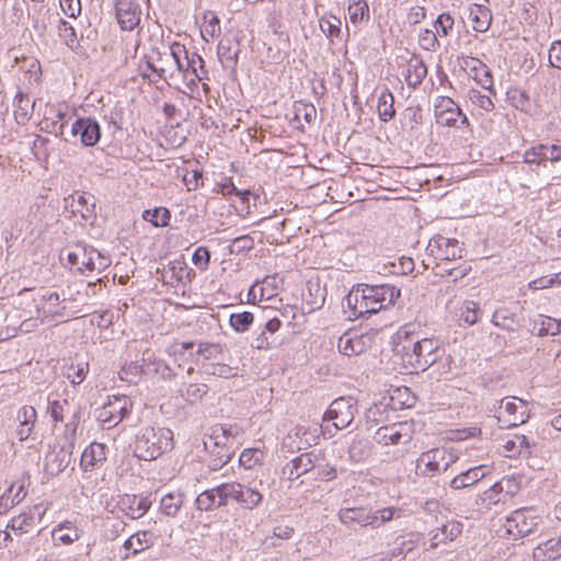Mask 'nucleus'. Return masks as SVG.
<instances>
[{
	"label": "nucleus",
	"mask_w": 561,
	"mask_h": 561,
	"mask_svg": "<svg viewBox=\"0 0 561 561\" xmlns=\"http://www.w3.org/2000/svg\"><path fill=\"white\" fill-rule=\"evenodd\" d=\"M399 297L400 289L392 285H358L352 288L345 297L347 310L344 312L348 319L364 318L393 305Z\"/></svg>",
	"instance_id": "nucleus-1"
},
{
	"label": "nucleus",
	"mask_w": 561,
	"mask_h": 561,
	"mask_svg": "<svg viewBox=\"0 0 561 561\" xmlns=\"http://www.w3.org/2000/svg\"><path fill=\"white\" fill-rule=\"evenodd\" d=\"M66 297H61L57 291L39 290L32 291L24 289L19 294V305L21 309L32 314H37L43 323H53L64 321L69 317L67 312Z\"/></svg>",
	"instance_id": "nucleus-2"
},
{
	"label": "nucleus",
	"mask_w": 561,
	"mask_h": 561,
	"mask_svg": "<svg viewBox=\"0 0 561 561\" xmlns=\"http://www.w3.org/2000/svg\"><path fill=\"white\" fill-rule=\"evenodd\" d=\"M196 61L203 69L204 59L196 53L188 56L184 45L174 42L163 50L157 51V58L147 62V67L160 79L172 78L175 72L187 73Z\"/></svg>",
	"instance_id": "nucleus-3"
},
{
	"label": "nucleus",
	"mask_w": 561,
	"mask_h": 561,
	"mask_svg": "<svg viewBox=\"0 0 561 561\" xmlns=\"http://www.w3.org/2000/svg\"><path fill=\"white\" fill-rule=\"evenodd\" d=\"M173 447V433L167 427H144L136 438L135 455L139 459L153 460Z\"/></svg>",
	"instance_id": "nucleus-4"
},
{
	"label": "nucleus",
	"mask_w": 561,
	"mask_h": 561,
	"mask_svg": "<svg viewBox=\"0 0 561 561\" xmlns=\"http://www.w3.org/2000/svg\"><path fill=\"white\" fill-rule=\"evenodd\" d=\"M458 456L447 447H435L423 451L415 460V474L422 478H434L445 473Z\"/></svg>",
	"instance_id": "nucleus-5"
},
{
	"label": "nucleus",
	"mask_w": 561,
	"mask_h": 561,
	"mask_svg": "<svg viewBox=\"0 0 561 561\" xmlns=\"http://www.w3.org/2000/svg\"><path fill=\"white\" fill-rule=\"evenodd\" d=\"M218 506L226 505L229 500L239 503L243 508L253 510L263 500V495L255 488L238 482L222 483L217 486Z\"/></svg>",
	"instance_id": "nucleus-6"
},
{
	"label": "nucleus",
	"mask_w": 561,
	"mask_h": 561,
	"mask_svg": "<svg viewBox=\"0 0 561 561\" xmlns=\"http://www.w3.org/2000/svg\"><path fill=\"white\" fill-rule=\"evenodd\" d=\"M439 344L434 339H423L413 343L410 351L403 355V362L413 369L425 370L439 357Z\"/></svg>",
	"instance_id": "nucleus-7"
},
{
	"label": "nucleus",
	"mask_w": 561,
	"mask_h": 561,
	"mask_svg": "<svg viewBox=\"0 0 561 561\" xmlns=\"http://www.w3.org/2000/svg\"><path fill=\"white\" fill-rule=\"evenodd\" d=\"M131 407L133 402L126 396H114L98 411V421L111 428L130 413Z\"/></svg>",
	"instance_id": "nucleus-8"
},
{
	"label": "nucleus",
	"mask_w": 561,
	"mask_h": 561,
	"mask_svg": "<svg viewBox=\"0 0 561 561\" xmlns=\"http://www.w3.org/2000/svg\"><path fill=\"white\" fill-rule=\"evenodd\" d=\"M357 413L356 401L352 398L335 399L324 413V421H332L336 430H343L351 425Z\"/></svg>",
	"instance_id": "nucleus-9"
},
{
	"label": "nucleus",
	"mask_w": 561,
	"mask_h": 561,
	"mask_svg": "<svg viewBox=\"0 0 561 561\" xmlns=\"http://www.w3.org/2000/svg\"><path fill=\"white\" fill-rule=\"evenodd\" d=\"M436 122L443 126L461 127L468 125L467 116L461 108L448 96L438 98L434 106Z\"/></svg>",
	"instance_id": "nucleus-10"
},
{
	"label": "nucleus",
	"mask_w": 561,
	"mask_h": 561,
	"mask_svg": "<svg viewBox=\"0 0 561 561\" xmlns=\"http://www.w3.org/2000/svg\"><path fill=\"white\" fill-rule=\"evenodd\" d=\"M413 436V424L410 422L393 423L377 430L375 439L378 444L389 446L408 444Z\"/></svg>",
	"instance_id": "nucleus-11"
},
{
	"label": "nucleus",
	"mask_w": 561,
	"mask_h": 561,
	"mask_svg": "<svg viewBox=\"0 0 561 561\" xmlns=\"http://www.w3.org/2000/svg\"><path fill=\"white\" fill-rule=\"evenodd\" d=\"M537 524V516L533 514V510L520 508L513 512L512 515L506 518L504 526L506 533L516 539L530 534Z\"/></svg>",
	"instance_id": "nucleus-12"
},
{
	"label": "nucleus",
	"mask_w": 561,
	"mask_h": 561,
	"mask_svg": "<svg viewBox=\"0 0 561 561\" xmlns=\"http://www.w3.org/2000/svg\"><path fill=\"white\" fill-rule=\"evenodd\" d=\"M426 251L430 255L444 261H454L462 256V249L456 239H448L439 234L428 241Z\"/></svg>",
	"instance_id": "nucleus-13"
},
{
	"label": "nucleus",
	"mask_w": 561,
	"mask_h": 561,
	"mask_svg": "<svg viewBox=\"0 0 561 561\" xmlns=\"http://www.w3.org/2000/svg\"><path fill=\"white\" fill-rule=\"evenodd\" d=\"M116 19L121 28L133 31L139 25L141 9L134 0H117L115 3Z\"/></svg>",
	"instance_id": "nucleus-14"
},
{
	"label": "nucleus",
	"mask_w": 561,
	"mask_h": 561,
	"mask_svg": "<svg viewBox=\"0 0 561 561\" xmlns=\"http://www.w3.org/2000/svg\"><path fill=\"white\" fill-rule=\"evenodd\" d=\"M520 405L518 407L514 401L501 400L499 402V410L496 411V417L503 422L507 427H514L522 424L528 417L526 411V403L519 399Z\"/></svg>",
	"instance_id": "nucleus-15"
},
{
	"label": "nucleus",
	"mask_w": 561,
	"mask_h": 561,
	"mask_svg": "<svg viewBox=\"0 0 561 561\" xmlns=\"http://www.w3.org/2000/svg\"><path fill=\"white\" fill-rule=\"evenodd\" d=\"M373 339L369 334H357L355 332H347L339 339V351L346 355H360L370 348Z\"/></svg>",
	"instance_id": "nucleus-16"
},
{
	"label": "nucleus",
	"mask_w": 561,
	"mask_h": 561,
	"mask_svg": "<svg viewBox=\"0 0 561 561\" xmlns=\"http://www.w3.org/2000/svg\"><path fill=\"white\" fill-rule=\"evenodd\" d=\"M71 135H79L83 146L92 147L95 146L101 138V127L99 123L91 117L78 118L71 126Z\"/></svg>",
	"instance_id": "nucleus-17"
},
{
	"label": "nucleus",
	"mask_w": 561,
	"mask_h": 561,
	"mask_svg": "<svg viewBox=\"0 0 561 561\" xmlns=\"http://www.w3.org/2000/svg\"><path fill=\"white\" fill-rule=\"evenodd\" d=\"M491 472V468L486 465L471 467L456 474L449 482L453 490H461L472 486L485 478Z\"/></svg>",
	"instance_id": "nucleus-18"
},
{
	"label": "nucleus",
	"mask_w": 561,
	"mask_h": 561,
	"mask_svg": "<svg viewBox=\"0 0 561 561\" xmlns=\"http://www.w3.org/2000/svg\"><path fill=\"white\" fill-rule=\"evenodd\" d=\"M340 522L352 528L355 524L360 527H371L375 518L371 517V511L365 507H344L337 513Z\"/></svg>",
	"instance_id": "nucleus-19"
},
{
	"label": "nucleus",
	"mask_w": 561,
	"mask_h": 561,
	"mask_svg": "<svg viewBox=\"0 0 561 561\" xmlns=\"http://www.w3.org/2000/svg\"><path fill=\"white\" fill-rule=\"evenodd\" d=\"M317 459V456L312 453L301 454L286 463L283 472L288 476L289 480L298 479L301 476L316 470Z\"/></svg>",
	"instance_id": "nucleus-20"
},
{
	"label": "nucleus",
	"mask_w": 561,
	"mask_h": 561,
	"mask_svg": "<svg viewBox=\"0 0 561 561\" xmlns=\"http://www.w3.org/2000/svg\"><path fill=\"white\" fill-rule=\"evenodd\" d=\"M424 549V545L413 538L400 537L398 538L392 549L390 557L396 559L415 560L420 557V551Z\"/></svg>",
	"instance_id": "nucleus-21"
},
{
	"label": "nucleus",
	"mask_w": 561,
	"mask_h": 561,
	"mask_svg": "<svg viewBox=\"0 0 561 561\" xmlns=\"http://www.w3.org/2000/svg\"><path fill=\"white\" fill-rule=\"evenodd\" d=\"M71 451L65 447L54 448L45 457V471L50 476H58L70 463Z\"/></svg>",
	"instance_id": "nucleus-22"
},
{
	"label": "nucleus",
	"mask_w": 561,
	"mask_h": 561,
	"mask_svg": "<svg viewBox=\"0 0 561 561\" xmlns=\"http://www.w3.org/2000/svg\"><path fill=\"white\" fill-rule=\"evenodd\" d=\"M92 247L76 244L67 252V263L70 268L79 272L90 271L93 265L90 252Z\"/></svg>",
	"instance_id": "nucleus-23"
},
{
	"label": "nucleus",
	"mask_w": 561,
	"mask_h": 561,
	"mask_svg": "<svg viewBox=\"0 0 561 561\" xmlns=\"http://www.w3.org/2000/svg\"><path fill=\"white\" fill-rule=\"evenodd\" d=\"M462 531V524L457 520H449L440 527L433 530L431 538V548H436L439 543L453 541Z\"/></svg>",
	"instance_id": "nucleus-24"
},
{
	"label": "nucleus",
	"mask_w": 561,
	"mask_h": 561,
	"mask_svg": "<svg viewBox=\"0 0 561 561\" xmlns=\"http://www.w3.org/2000/svg\"><path fill=\"white\" fill-rule=\"evenodd\" d=\"M105 460V446L100 443H92L83 450L80 459V467L84 471H92L99 463H102Z\"/></svg>",
	"instance_id": "nucleus-25"
},
{
	"label": "nucleus",
	"mask_w": 561,
	"mask_h": 561,
	"mask_svg": "<svg viewBox=\"0 0 561 561\" xmlns=\"http://www.w3.org/2000/svg\"><path fill=\"white\" fill-rule=\"evenodd\" d=\"M503 491V481L495 482L477 496L476 504L482 508L492 510L494 506L505 502Z\"/></svg>",
	"instance_id": "nucleus-26"
},
{
	"label": "nucleus",
	"mask_w": 561,
	"mask_h": 561,
	"mask_svg": "<svg viewBox=\"0 0 561 561\" xmlns=\"http://www.w3.org/2000/svg\"><path fill=\"white\" fill-rule=\"evenodd\" d=\"M150 505L151 502L147 497L138 495H127L122 501L123 511L131 519L142 517L150 508Z\"/></svg>",
	"instance_id": "nucleus-27"
},
{
	"label": "nucleus",
	"mask_w": 561,
	"mask_h": 561,
	"mask_svg": "<svg viewBox=\"0 0 561 561\" xmlns=\"http://www.w3.org/2000/svg\"><path fill=\"white\" fill-rule=\"evenodd\" d=\"M35 101H32L28 94L18 92L14 98V117L19 125H25L32 116Z\"/></svg>",
	"instance_id": "nucleus-28"
},
{
	"label": "nucleus",
	"mask_w": 561,
	"mask_h": 561,
	"mask_svg": "<svg viewBox=\"0 0 561 561\" xmlns=\"http://www.w3.org/2000/svg\"><path fill=\"white\" fill-rule=\"evenodd\" d=\"M239 53V44L231 39H222L218 44V58L226 68L234 69Z\"/></svg>",
	"instance_id": "nucleus-29"
},
{
	"label": "nucleus",
	"mask_w": 561,
	"mask_h": 561,
	"mask_svg": "<svg viewBox=\"0 0 561 561\" xmlns=\"http://www.w3.org/2000/svg\"><path fill=\"white\" fill-rule=\"evenodd\" d=\"M427 75V68L422 59L413 57L408 61L405 81L411 88H416L422 83Z\"/></svg>",
	"instance_id": "nucleus-30"
},
{
	"label": "nucleus",
	"mask_w": 561,
	"mask_h": 561,
	"mask_svg": "<svg viewBox=\"0 0 561 561\" xmlns=\"http://www.w3.org/2000/svg\"><path fill=\"white\" fill-rule=\"evenodd\" d=\"M534 558L541 561H556L561 558V536L552 538L539 545L534 550Z\"/></svg>",
	"instance_id": "nucleus-31"
},
{
	"label": "nucleus",
	"mask_w": 561,
	"mask_h": 561,
	"mask_svg": "<svg viewBox=\"0 0 561 561\" xmlns=\"http://www.w3.org/2000/svg\"><path fill=\"white\" fill-rule=\"evenodd\" d=\"M503 448L506 451L507 457H516L523 453L526 455L531 454V444L528 437L522 434H515L512 438L506 439L504 442Z\"/></svg>",
	"instance_id": "nucleus-32"
},
{
	"label": "nucleus",
	"mask_w": 561,
	"mask_h": 561,
	"mask_svg": "<svg viewBox=\"0 0 561 561\" xmlns=\"http://www.w3.org/2000/svg\"><path fill=\"white\" fill-rule=\"evenodd\" d=\"M51 537L55 542L70 545L80 538L78 528L71 522H64L53 529Z\"/></svg>",
	"instance_id": "nucleus-33"
},
{
	"label": "nucleus",
	"mask_w": 561,
	"mask_h": 561,
	"mask_svg": "<svg viewBox=\"0 0 561 561\" xmlns=\"http://www.w3.org/2000/svg\"><path fill=\"white\" fill-rule=\"evenodd\" d=\"M72 204L71 207L73 208V213H79L84 219H88L92 216L94 208H95V202L94 196L88 193H77L76 195H71Z\"/></svg>",
	"instance_id": "nucleus-34"
},
{
	"label": "nucleus",
	"mask_w": 561,
	"mask_h": 561,
	"mask_svg": "<svg viewBox=\"0 0 561 561\" xmlns=\"http://www.w3.org/2000/svg\"><path fill=\"white\" fill-rule=\"evenodd\" d=\"M534 330H537L538 336L557 335L561 332V320L539 314L534 320Z\"/></svg>",
	"instance_id": "nucleus-35"
},
{
	"label": "nucleus",
	"mask_w": 561,
	"mask_h": 561,
	"mask_svg": "<svg viewBox=\"0 0 561 561\" xmlns=\"http://www.w3.org/2000/svg\"><path fill=\"white\" fill-rule=\"evenodd\" d=\"M341 20L332 14H325L319 19V26L331 43H334V39H341Z\"/></svg>",
	"instance_id": "nucleus-36"
},
{
	"label": "nucleus",
	"mask_w": 561,
	"mask_h": 561,
	"mask_svg": "<svg viewBox=\"0 0 561 561\" xmlns=\"http://www.w3.org/2000/svg\"><path fill=\"white\" fill-rule=\"evenodd\" d=\"M393 104H394L393 94L390 92L389 89H385L380 93V95L378 98V103H377L378 115L382 122H389L394 117L396 110H394Z\"/></svg>",
	"instance_id": "nucleus-37"
},
{
	"label": "nucleus",
	"mask_w": 561,
	"mask_h": 561,
	"mask_svg": "<svg viewBox=\"0 0 561 561\" xmlns=\"http://www.w3.org/2000/svg\"><path fill=\"white\" fill-rule=\"evenodd\" d=\"M491 322L495 327H499L506 331L514 332L518 328V321H517L516 314L513 312H510L506 308L496 309L492 314Z\"/></svg>",
	"instance_id": "nucleus-38"
},
{
	"label": "nucleus",
	"mask_w": 561,
	"mask_h": 561,
	"mask_svg": "<svg viewBox=\"0 0 561 561\" xmlns=\"http://www.w3.org/2000/svg\"><path fill=\"white\" fill-rule=\"evenodd\" d=\"M370 455V444L366 438L355 437L348 446V458L354 462H360Z\"/></svg>",
	"instance_id": "nucleus-39"
},
{
	"label": "nucleus",
	"mask_w": 561,
	"mask_h": 561,
	"mask_svg": "<svg viewBox=\"0 0 561 561\" xmlns=\"http://www.w3.org/2000/svg\"><path fill=\"white\" fill-rule=\"evenodd\" d=\"M89 371V364L85 362H79V363H69L64 368V375L65 377L72 383V385H80L87 377V374Z\"/></svg>",
	"instance_id": "nucleus-40"
},
{
	"label": "nucleus",
	"mask_w": 561,
	"mask_h": 561,
	"mask_svg": "<svg viewBox=\"0 0 561 561\" xmlns=\"http://www.w3.org/2000/svg\"><path fill=\"white\" fill-rule=\"evenodd\" d=\"M152 534L149 531H138L130 536L124 543L126 550H131L133 554L148 549L151 546Z\"/></svg>",
	"instance_id": "nucleus-41"
},
{
	"label": "nucleus",
	"mask_w": 561,
	"mask_h": 561,
	"mask_svg": "<svg viewBox=\"0 0 561 561\" xmlns=\"http://www.w3.org/2000/svg\"><path fill=\"white\" fill-rule=\"evenodd\" d=\"M302 299L309 308V311L319 309L324 304L323 289L318 285L308 284L307 293H302Z\"/></svg>",
	"instance_id": "nucleus-42"
},
{
	"label": "nucleus",
	"mask_w": 561,
	"mask_h": 561,
	"mask_svg": "<svg viewBox=\"0 0 561 561\" xmlns=\"http://www.w3.org/2000/svg\"><path fill=\"white\" fill-rule=\"evenodd\" d=\"M142 218L151 222L154 227H165L169 225L171 213L168 208L157 207L154 209L145 210Z\"/></svg>",
	"instance_id": "nucleus-43"
},
{
	"label": "nucleus",
	"mask_w": 561,
	"mask_h": 561,
	"mask_svg": "<svg viewBox=\"0 0 561 561\" xmlns=\"http://www.w3.org/2000/svg\"><path fill=\"white\" fill-rule=\"evenodd\" d=\"M205 449L213 447L231 446L229 443V436L226 435L225 426H216L211 430V433L204 439Z\"/></svg>",
	"instance_id": "nucleus-44"
},
{
	"label": "nucleus",
	"mask_w": 561,
	"mask_h": 561,
	"mask_svg": "<svg viewBox=\"0 0 561 561\" xmlns=\"http://www.w3.org/2000/svg\"><path fill=\"white\" fill-rule=\"evenodd\" d=\"M182 503L183 499L181 493H168L161 499L160 507L163 514L174 517L182 506Z\"/></svg>",
	"instance_id": "nucleus-45"
},
{
	"label": "nucleus",
	"mask_w": 561,
	"mask_h": 561,
	"mask_svg": "<svg viewBox=\"0 0 561 561\" xmlns=\"http://www.w3.org/2000/svg\"><path fill=\"white\" fill-rule=\"evenodd\" d=\"M481 309L479 305L472 300H466L460 308V320L468 325H473L479 321Z\"/></svg>",
	"instance_id": "nucleus-46"
},
{
	"label": "nucleus",
	"mask_w": 561,
	"mask_h": 561,
	"mask_svg": "<svg viewBox=\"0 0 561 561\" xmlns=\"http://www.w3.org/2000/svg\"><path fill=\"white\" fill-rule=\"evenodd\" d=\"M402 515V510L396 506L383 507L381 510L371 511V517L376 520L373 525V528H377L385 523L392 520L393 518H399Z\"/></svg>",
	"instance_id": "nucleus-47"
},
{
	"label": "nucleus",
	"mask_w": 561,
	"mask_h": 561,
	"mask_svg": "<svg viewBox=\"0 0 561 561\" xmlns=\"http://www.w3.org/2000/svg\"><path fill=\"white\" fill-rule=\"evenodd\" d=\"M264 459V451L260 448L244 449L239 457V462L245 469H252Z\"/></svg>",
	"instance_id": "nucleus-48"
},
{
	"label": "nucleus",
	"mask_w": 561,
	"mask_h": 561,
	"mask_svg": "<svg viewBox=\"0 0 561 561\" xmlns=\"http://www.w3.org/2000/svg\"><path fill=\"white\" fill-rule=\"evenodd\" d=\"M58 34L69 48L75 49L79 45L75 27L64 19L59 20Z\"/></svg>",
	"instance_id": "nucleus-49"
},
{
	"label": "nucleus",
	"mask_w": 561,
	"mask_h": 561,
	"mask_svg": "<svg viewBox=\"0 0 561 561\" xmlns=\"http://www.w3.org/2000/svg\"><path fill=\"white\" fill-rule=\"evenodd\" d=\"M208 450L214 457L211 460V467L215 470L228 463L232 456L231 446L213 447Z\"/></svg>",
	"instance_id": "nucleus-50"
},
{
	"label": "nucleus",
	"mask_w": 561,
	"mask_h": 561,
	"mask_svg": "<svg viewBox=\"0 0 561 561\" xmlns=\"http://www.w3.org/2000/svg\"><path fill=\"white\" fill-rule=\"evenodd\" d=\"M216 490L217 486L201 493L195 500L196 507L201 511H208L218 506V493Z\"/></svg>",
	"instance_id": "nucleus-51"
},
{
	"label": "nucleus",
	"mask_w": 561,
	"mask_h": 561,
	"mask_svg": "<svg viewBox=\"0 0 561 561\" xmlns=\"http://www.w3.org/2000/svg\"><path fill=\"white\" fill-rule=\"evenodd\" d=\"M253 319L254 317L251 312L243 311L240 313H232L229 318V322L237 332H244L252 324Z\"/></svg>",
	"instance_id": "nucleus-52"
},
{
	"label": "nucleus",
	"mask_w": 561,
	"mask_h": 561,
	"mask_svg": "<svg viewBox=\"0 0 561 561\" xmlns=\"http://www.w3.org/2000/svg\"><path fill=\"white\" fill-rule=\"evenodd\" d=\"M34 524V517L30 514L23 513L15 516L8 524V528L15 533L24 534L30 530V527Z\"/></svg>",
	"instance_id": "nucleus-53"
},
{
	"label": "nucleus",
	"mask_w": 561,
	"mask_h": 561,
	"mask_svg": "<svg viewBox=\"0 0 561 561\" xmlns=\"http://www.w3.org/2000/svg\"><path fill=\"white\" fill-rule=\"evenodd\" d=\"M186 272V267L183 262H172L169 264L168 268L163 272V278H165L167 283L173 284V282H181L183 279V274Z\"/></svg>",
	"instance_id": "nucleus-54"
},
{
	"label": "nucleus",
	"mask_w": 561,
	"mask_h": 561,
	"mask_svg": "<svg viewBox=\"0 0 561 561\" xmlns=\"http://www.w3.org/2000/svg\"><path fill=\"white\" fill-rule=\"evenodd\" d=\"M207 373L220 378H231L238 375V367L224 363H214L208 366Z\"/></svg>",
	"instance_id": "nucleus-55"
},
{
	"label": "nucleus",
	"mask_w": 561,
	"mask_h": 561,
	"mask_svg": "<svg viewBox=\"0 0 561 561\" xmlns=\"http://www.w3.org/2000/svg\"><path fill=\"white\" fill-rule=\"evenodd\" d=\"M347 11L351 22L356 24L362 21L364 16H368L369 8L365 0H358L350 4Z\"/></svg>",
	"instance_id": "nucleus-56"
},
{
	"label": "nucleus",
	"mask_w": 561,
	"mask_h": 561,
	"mask_svg": "<svg viewBox=\"0 0 561 561\" xmlns=\"http://www.w3.org/2000/svg\"><path fill=\"white\" fill-rule=\"evenodd\" d=\"M454 26V19L448 13H442L437 16L434 28L437 36H447Z\"/></svg>",
	"instance_id": "nucleus-57"
},
{
	"label": "nucleus",
	"mask_w": 561,
	"mask_h": 561,
	"mask_svg": "<svg viewBox=\"0 0 561 561\" xmlns=\"http://www.w3.org/2000/svg\"><path fill=\"white\" fill-rule=\"evenodd\" d=\"M224 347L218 343L201 342L198 344L197 354L203 356L205 359L217 358L222 354Z\"/></svg>",
	"instance_id": "nucleus-58"
},
{
	"label": "nucleus",
	"mask_w": 561,
	"mask_h": 561,
	"mask_svg": "<svg viewBox=\"0 0 561 561\" xmlns=\"http://www.w3.org/2000/svg\"><path fill=\"white\" fill-rule=\"evenodd\" d=\"M48 413L55 423L64 422L65 409L69 405L66 399L48 401Z\"/></svg>",
	"instance_id": "nucleus-59"
},
{
	"label": "nucleus",
	"mask_w": 561,
	"mask_h": 561,
	"mask_svg": "<svg viewBox=\"0 0 561 561\" xmlns=\"http://www.w3.org/2000/svg\"><path fill=\"white\" fill-rule=\"evenodd\" d=\"M20 317L24 318L20 324V330L25 333L33 332L36 328L44 324L42 322V319H39L37 314L31 316L28 312L24 311L23 309H22V314Z\"/></svg>",
	"instance_id": "nucleus-60"
},
{
	"label": "nucleus",
	"mask_w": 561,
	"mask_h": 561,
	"mask_svg": "<svg viewBox=\"0 0 561 561\" xmlns=\"http://www.w3.org/2000/svg\"><path fill=\"white\" fill-rule=\"evenodd\" d=\"M470 101L484 111H492L494 108V104L490 96L482 94L478 90L469 91Z\"/></svg>",
	"instance_id": "nucleus-61"
},
{
	"label": "nucleus",
	"mask_w": 561,
	"mask_h": 561,
	"mask_svg": "<svg viewBox=\"0 0 561 561\" xmlns=\"http://www.w3.org/2000/svg\"><path fill=\"white\" fill-rule=\"evenodd\" d=\"M254 240L250 236H241L237 237L232 240L230 245L231 253H241L243 251H249L253 248Z\"/></svg>",
	"instance_id": "nucleus-62"
},
{
	"label": "nucleus",
	"mask_w": 561,
	"mask_h": 561,
	"mask_svg": "<svg viewBox=\"0 0 561 561\" xmlns=\"http://www.w3.org/2000/svg\"><path fill=\"white\" fill-rule=\"evenodd\" d=\"M539 159L550 160V161H559L561 159V146L552 145V146H539L538 147Z\"/></svg>",
	"instance_id": "nucleus-63"
},
{
	"label": "nucleus",
	"mask_w": 561,
	"mask_h": 561,
	"mask_svg": "<svg viewBox=\"0 0 561 561\" xmlns=\"http://www.w3.org/2000/svg\"><path fill=\"white\" fill-rule=\"evenodd\" d=\"M548 59L551 67L561 70V41H554L551 44Z\"/></svg>",
	"instance_id": "nucleus-64"
}]
</instances>
